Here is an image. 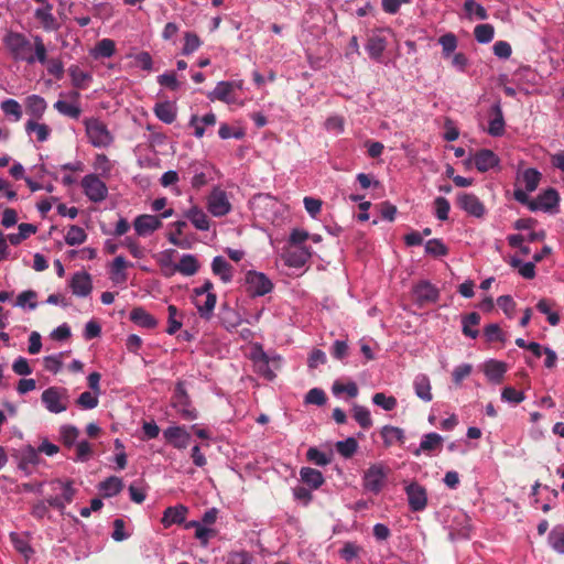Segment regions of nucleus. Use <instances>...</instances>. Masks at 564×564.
Here are the masks:
<instances>
[{
    "instance_id": "1",
    "label": "nucleus",
    "mask_w": 564,
    "mask_h": 564,
    "mask_svg": "<svg viewBox=\"0 0 564 564\" xmlns=\"http://www.w3.org/2000/svg\"><path fill=\"white\" fill-rule=\"evenodd\" d=\"M3 44L11 57L17 62H24L29 65L47 62V50L40 35L33 36V44L29 37L21 32L8 31L3 36Z\"/></svg>"
},
{
    "instance_id": "2",
    "label": "nucleus",
    "mask_w": 564,
    "mask_h": 564,
    "mask_svg": "<svg viewBox=\"0 0 564 564\" xmlns=\"http://www.w3.org/2000/svg\"><path fill=\"white\" fill-rule=\"evenodd\" d=\"M250 360L253 364L254 371L269 381L275 379V370L281 368L282 364L281 355L275 351H265L259 343L253 344Z\"/></svg>"
},
{
    "instance_id": "3",
    "label": "nucleus",
    "mask_w": 564,
    "mask_h": 564,
    "mask_svg": "<svg viewBox=\"0 0 564 564\" xmlns=\"http://www.w3.org/2000/svg\"><path fill=\"white\" fill-rule=\"evenodd\" d=\"M86 135L94 148L106 149L113 143V135L108 127L98 118L90 117L84 120Z\"/></svg>"
},
{
    "instance_id": "4",
    "label": "nucleus",
    "mask_w": 564,
    "mask_h": 564,
    "mask_svg": "<svg viewBox=\"0 0 564 564\" xmlns=\"http://www.w3.org/2000/svg\"><path fill=\"white\" fill-rule=\"evenodd\" d=\"M51 486L56 495L50 496L47 498V503L63 513L66 506L73 501L76 494V490L73 487V481L56 479L51 482Z\"/></svg>"
},
{
    "instance_id": "5",
    "label": "nucleus",
    "mask_w": 564,
    "mask_h": 564,
    "mask_svg": "<svg viewBox=\"0 0 564 564\" xmlns=\"http://www.w3.org/2000/svg\"><path fill=\"white\" fill-rule=\"evenodd\" d=\"M171 406L181 415L183 420L193 421L198 417L197 410L192 405L189 395L186 392L184 382L178 381L175 386Z\"/></svg>"
},
{
    "instance_id": "6",
    "label": "nucleus",
    "mask_w": 564,
    "mask_h": 564,
    "mask_svg": "<svg viewBox=\"0 0 564 564\" xmlns=\"http://www.w3.org/2000/svg\"><path fill=\"white\" fill-rule=\"evenodd\" d=\"M247 293L252 297L264 296L272 292L273 283L263 272L249 270L245 274Z\"/></svg>"
},
{
    "instance_id": "7",
    "label": "nucleus",
    "mask_w": 564,
    "mask_h": 564,
    "mask_svg": "<svg viewBox=\"0 0 564 564\" xmlns=\"http://www.w3.org/2000/svg\"><path fill=\"white\" fill-rule=\"evenodd\" d=\"M41 401L48 412L62 413L68 406L67 390L59 387H50L42 392Z\"/></svg>"
},
{
    "instance_id": "8",
    "label": "nucleus",
    "mask_w": 564,
    "mask_h": 564,
    "mask_svg": "<svg viewBox=\"0 0 564 564\" xmlns=\"http://www.w3.org/2000/svg\"><path fill=\"white\" fill-rule=\"evenodd\" d=\"M80 185L86 197L93 203H101L108 196L106 183L94 173L85 175Z\"/></svg>"
},
{
    "instance_id": "9",
    "label": "nucleus",
    "mask_w": 564,
    "mask_h": 564,
    "mask_svg": "<svg viewBox=\"0 0 564 564\" xmlns=\"http://www.w3.org/2000/svg\"><path fill=\"white\" fill-rule=\"evenodd\" d=\"M531 212L542 210L551 215H555L560 210V194L553 188L549 187L538 195V197L529 203Z\"/></svg>"
},
{
    "instance_id": "10",
    "label": "nucleus",
    "mask_w": 564,
    "mask_h": 564,
    "mask_svg": "<svg viewBox=\"0 0 564 564\" xmlns=\"http://www.w3.org/2000/svg\"><path fill=\"white\" fill-rule=\"evenodd\" d=\"M387 482V471L382 464L371 465L364 474L362 487L366 491L378 495Z\"/></svg>"
},
{
    "instance_id": "11",
    "label": "nucleus",
    "mask_w": 564,
    "mask_h": 564,
    "mask_svg": "<svg viewBox=\"0 0 564 564\" xmlns=\"http://www.w3.org/2000/svg\"><path fill=\"white\" fill-rule=\"evenodd\" d=\"M242 89L241 80H221L218 82L216 87L207 93V98L210 101H223L231 105L236 101V90Z\"/></svg>"
},
{
    "instance_id": "12",
    "label": "nucleus",
    "mask_w": 564,
    "mask_h": 564,
    "mask_svg": "<svg viewBox=\"0 0 564 564\" xmlns=\"http://www.w3.org/2000/svg\"><path fill=\"white\" fill-rule=\"evenodd\" d=\"M207 209L214 217H224L231 212V204L227 193L215 187L207 197Z\"/></svg>"
},
{
    "instance_id": "13",
    "label": "nucleus",
    "mask_w": 564,
    "mask_h": 564,
    "mask_svg": "<svg viewBox=\"0 0 564 564\" xmlns=\"http://www.w3.org/2000/svg\"><path fill=\"white\" fill-rule=\"evenodd\" d=\"M409 509L412 512L423 511L427 506L426 489L416 481H412L404 488Z\"/></svg>"
},
{
    "instance_id": "14",
    "label": "nucleus",
    "mask_w": 564,
    "mask_h": 564,
    "mask_svg": "<svg viewBox=\"0 0 564 564\" xmlns=\"http://www.w3.org/2000/svg\"><path fill=\"white\" fill-rule=\"evenodd\" d=\"M163 437L176 449H185L191 442V434L183 425H170L163 431Z\"/></svg>"
},
{
    "instance_id": "15",
    "label": "nucleus",
    "mask_w": 564,
    "mask_h": 564,
    "mask_svg": "<svg viewBox=\"0 0 564 564\" xmlns=\"http://www.w3.org/2000/svg\"><path fill=\"white\" fill-rule=\"evenodd\" d=\"M216 303V293H193V304L196 307L199 317L205 321H209L213 317Z\"/></svg>"
},
{
    "instance_id": "16",
    "label": "nucleus",
    "mask_w": 564,
    "mask_h": 564,
    "mask_svg": "<svg viewBox=\"0 0 564 564\" xmlns=\"http://www.w3.org/2000/svg\"><path fill=\"white\" fill-rule=\"evenodd\" d=\"M458 207L470 216L480 218L485 215V206L480 199L470 193H460L457 195Z\"/></svg>"
},
{
    "instance_id": "17",
    "label": "nucleus",
    "mask_w": 564,
    "mask_h": 564,
    "mask_svg": "<svg viewBox=\"0 0 564 564\" xmlns=\"http://www.w3.org/2000/svg\"><path fill=\"white\" fill-rule=\"evenodd\" d=\"M413 294L420 305L436 303L440 299V290L426 280L420 281L413 286Z\"/></svg>"
},
{
    "instance_id": "18",
    "label": "nucleus",
    "mask_w": 564,
    "mask_h": 564,
    "mask_svg": "<svg viewBox=\"0 0 564 564\" xmlns=\"http://www.w3.org/2000/svg\"><path fill=\"white\" fill-rule=\"evenodd\" d=\"M162 227V221L156 215L143 214L133 220V228L138 236L147 237Z\"/></svg>"
},
{
    "instance_id": "19",
    "label": "nucleus",
    "mask_w": 564,
    "mask_h": 564,
    "mask_svg": "<svg viewBox=\"0 0 564 564\" xmlns=\"http://www.w3.org/2000/svg\"><path fill=\"white\" fill-rule=\"evenodd\" d=\"M481 369L489 382L499 384L502 382L505 375L508 371V366L505 361L488 359L482 364Z\"/></svg>"
},
{
    "instance_id": "20",
    "label": "nucleus",
    "mask_w": 564,
    "mask_h": 564,
    "mask_svg": "<svg viewBox=\"0 0 564 564\" xmlns=\"http://www.w3.org/2000/svg\"><path fill=\"white\" fill-rule=\"evenodd\" d=\"M490 119L487 132L494 138L502 137L506 131V121L500 101L495 102L490 108Z\"/></svg>"
},
{
    "instance_id": "21",
    "label": "nucleus",
    "mask_w": 564,
    "mask_h": 564,
    "mask_svg": "<svg viewBox=\"0 0 564 564\" xmlns=\"http://www.w3.org/2000/svg\"><path fill=\"white\" fill-rule=\"evenodd\" d=\"M69 288L74 295L86 297L91 293V276L86 271L75 272L69 281Z\"/></svg>"
},
{
    "instance_id": "22",
    "label": "nucleus",
    "mask_w": 564,
    "mask_h": 564,
    "mask_svg": "<svg viewBox=\"0 0 564 564\" xmlns=\"http://www.w3.org/2000/svg\"><path fill=\"white\" fill-rule=\"evenodd\" d=\"M10 542L14 550L23 556L25 561H30L35 551L31 545L30 534L28 532H10Z\"/></svg>"
},
{
    "instance_id": "23",
    "label": "nucleus",
    "mask_w": 564,
    "mask_h": 564,
    "mask_svg": "<svg viewBox=\"0 0 564 564\" xmlns=\"http://www.w3.org/2000/svg\"><path fill=\"white\" fill-rule=\"evenodd\" d=\"M218 318L221 326L228 332L236 329L243 322L240 314L227 302L221 303Z\"/></svg>"
},
{
    "instance_id": "24",
    "label": "nucleus",
    "mask_w": 564,
    "mask_h": 564,
    "mask_svg": "<svg viewBox=\"0 0 564 564\" xmlns=\"http://www.w3.org/2000/svg\"><path fill=\"white\" fill-rule=\"evenodd\" d=\"M53 6L50 2H45V6L35 9L34 18L41 23L42 28L46 32L57 31L59 23L52 13Z\"/></svg>"
},
{
    "instance_id": "25",
    "label": "nucleus",
    "mask_w": 564,
    "mask_h": 564,
    "mask_svg": "<svg viewBox=\"0 0 564 564\" xmlns=\"http://www.w3.org/2000/svg\"><path fill=\"white\" fill-rule=\"evenodd\" d=\"M188 508L184 505H176L167 507L163 511L161 523L164 528H170L173 524H183L186 520Z\"/></svg>"
},
{
    "instance_id": "26",
    "label": "nucleus",
    "mask_w": 564,
    "mask_h": 564,
    "mask_svg": "<svg viewBox=\"0 0 564 564\" xmlns=\"http://www.w3.org/2000/svg\"><path fill=\"white\" fill-rule=\"evenodd\" d=\"M500 163L499 156L489 149H481L477 151L474 155V164L476 169L485 173L496 166H498Z\"/></svg>"
},
{
    "instance_id": "27",
    "label": "nucleus",
    "mask_w": 564,
    "mask_h": 564,
    "mask_svg": "<svg viewBox=\"0 0 564 564\" xmlns=\"http://www.w3.org/2000/svg\"><path fill=\"white\" fill-rule=\"evenodd\" d=\"M39 463L40 455L33 446L28 445L20 451L19 469H21L26 476L32 474L33 468L39 465Z\"/></svg>"
},
{
    "instance_id": "28",
    "label": "nucleus",
    "mask_w": 564,
    "mask_h": 564,
    "mask_svg": "<svg viewBox=\"0 0 564 564\" xmlns=\"http://www.w3.org/2000/svg\"><path fill=\"white\" fill-rule=\"evenodd\" d=\"M386 47L387 39L379 33L371 34L365 46L369 57L376 62H381Z\"/></svg>"
},
{
    "instance_id": "29",
    "label": "nucleus",
    "mask_w": 564,
    "mask_h": 564,
    "mask_svg": "<svg viewBox=\"0 0 564 564\" xmlns=\"http://www.w3.org/2000/svg\"><path fill=\"white\" fill-rule=\"evenodd\" d=\"M442 444L443 437L435 432H430L422 436L419 447L412 453L415 456H420L422 453L430 454L431 452L440 448Z\"/></svg>"
},
{
    "instance_id": "30",
    "label": "nucleus",
    "mask_w": 564,
    "mask_h": 564,
    "mask_svg": "<svg viewBox=\"0 0 564 564\" xmlns=\"http://www.w3.org/2000/svg\"><path fill=\"white\" fill-rule=\"evenodd\" d=\"M155 117L163 123L171 124L177 116V107L172 101L156 102L153 107Z\"/></svg>"
},
{
    "instance_id": "31",
    "label": "nucleus",
    "mask_w": 564,
    "mask_h": 564,
    "mask_svg": "<svg viewBox=\"0 0 564 564\" xmlns=\"http://www.w3.org/2000/svg\"><path fill=\"white\" fill-rule=\"evenodd\" d=\"M212 271L215 275L219 276L224 283L232 281L234 268L223 256H216L213 259Z\"/></svg>"
},
{
    "instance_id": "32",
    "label": "nucleus",
    "mask_w": 564,
    "mask_h": 564,
    "mask_svg": "<svg viewBox=\"0 0 564 564\" xmlns=\"http://www.w3.org/2000/svg\"><path fill=\"white\" fill-rule=\"evenodd\" d=\"M184 216L191 224L200 231H207L210 228V223L206 213L198 206L188 208Z\"/></svg>"
},
{
    "instance_id": "33",
    "label": "nucleus",
    "mask_w": 564,
    "mask_h": 564,
    "mask_svg": "<svg viewBox=\"0 0 564 564\" xmlns=\"http://www.w3.org/2000/svg\"><path fill=\"white\" fill-rule=\"evenodd\" d=\"M25 108L30 120H40L46 111L47 104L40 95H30L25 99Z\"/></svg>"
},
{
    "instance_id": "34",
    "label": "nucleus",
    "mask_w": 564,
    "mask_h": 564,
    "mask_svg": "<svg viewBox=\"0 0 564 564\" xmlns=\"http://www.w3.org/2000/svg\"><path fill=\"white\" fill-rule=\"evenodd\" d=\"M128 265H129V263L122 256H117L112 260V262L110 264V269H109V275H110V280L115 284H122L128 280V274L126 271Z\"/></svg>"
},
{
    "instance_id": "35",
    "label": "nucleus",
    "mask_w": 564,
    "mask_h": 564,
    "mask_svg": "<svg viewBox=\"0 0 564 564\" xmlns=\"http://www.w3.org/2000/svg\"><path fill=\"white\" fill-rule=\"evenodd\" d=\"M413 389L415 395L424 402H430L433 399L432 387L430 378L424 373H419L413 380Z\"/></svg>"
},
{
    "instance_id": "36",
    "label": "nucleus",
    "mask_w": 564,
    "mask_h": 564,
    "mask_svg": "<svg viewBox=\"0 0 564 564\" xmlns=\"http://www.w3.org/2000/svg\"><path fill=\"white\" fill-rule=\"evenodd\" d=\"M130 319L138 326L153 329L158 326V319L143 307H134L130 312Z\"/></svg>"
},
{
    "instance_id": "37",
    "label": "nucleus",
    "mask_w": 564,
    "mask_h": 564,
    "mask_svg": "<svg viewBox=\"0 0 564 564\" xmlns=\"http://www.w3.org/2000/svg\"><path fill=\"white\" fill-rule=\"evenodd\" d=\"M312 253L308 247H301L297 250L290 251L285 257V264L290 268L301 269L310 260Z\"/></svg>"
},
{
    "instance_id": "38",
    "label": "nucleus",
    "mask_w": 564,
    "mask_h": 564,
    "mask_svg": "<svg viewBox=\"0 0 564 564\" xmlns=\"http://www.w3.org/2000/svg\"><path fill=\"white\" fill-rule=\"evenodd\" d=\"M68 75L70 77L72 85L77 89H86L93 80L91 74L83 70L78 65H70L68 67Z\"/></svg>"
},
{
    "instance_id": "39",
    "label": "nucleus",
    "mask_w": 564,
    "mask_h": 564,
    "mask_svg": "<svg viewBox=\"0 0 564 564\" xmlns=\"http://www.w3.org/2000/svg\"><path fill=\"white\" fill-rule=\"evenodd\" d=\"M300 477L311 489H318L325 481L323 474L311 467H302L300 469Z\"/></svg>"
},
{
    "instance_id": "40",
    "label": "nucleus",
    "mask_w": 564,
    "mask_h": 564,
    "mask_svg": "<svg viewBox=\"0 0 564 564\" xmlns=\"http://www.w3.org/2000/svg\"><path fill=\"white\" fill-rule=\"evenodd\" d=\"M480 323V315L477 312H471L462 317V332L466 337L476 339L479 330L475 328Z\"/></svg>"
},
{
    "instance_id": "41",
    "label": "nucleus",
    "mask_w": 564,
    "mask_h": 564,
    "mask_svg": "<svg viewBox=\"0 0 564 564\" xmlns=\"http://www.w3.org/2000/svg\"><path fill=\"white\" fill-rule=\"evenodd\" d=\"M184 314L178 308L170 304L167 306V327L165 332L169 335L176 334L183 326Z\"/></svg>"
},
{
    "instance_id": "42",
    "label": "nucleus",
    "mask_w": 564,
    "mask_h": 564,
    "mask_svg": "<svg viewBox=\"0 0 564 564\" xmlns=\"http://www.w3.org/2000/svg\"><path fill=\"white\" fill-rule=\"evenodd\" d=\"M123 488V481L117 476H110L99 484V491L106 498L117 496Z\"/></svg>"
},
{
    "instance_id": "43",
    "label": "nucleus",
    "mask_w": 564,
    "mask_h": 564,
    "mask_svg": "<svg viewBox=\"0 0 564 564\" xmlns=\"http://www.w3.org/2000/svg\"><path fill=\"white\" fill-rule=\"evenodd\" d=\"M199 269L198 261L194 254H183L175 270L185 276L194 275Z\"/></svg>"
},
{
    "instance_id": "44",
    "label": "nucleus",
    "mask_w": 564,
    "mask_h": 564,
    "mask_svg": "<svg viewBox=\"0 0 564 564\" xmlns=\"http://www.w3.org/2000/svg\"><path fill=\"white\" fill-rule=\"evenodd\" d=\"M381 436L386 446L394 443L403 444L405 440L404 431L398 426L384 425L381 430Z\"/></svg>"
},
{
    "instance_id": "45",
    "label": "nucleus",
    "mask_w": 564,
    "mask_h": 564,
    "mask_svg": "<svg viewBox=\"0 0 564 564\" xmlns=\"http://www.w3.org/2000/svg\"><path fill=\"white\" fill-rule=\"evenodd\" d=\"M116 52V43L111 39H102L97 42L95 47L90 51L94 58H109Z\"/></svg>"
},
{
    "instance_id": "46",
    "label": "nucleus",
    "mask_w": 564,
    "mask_h": 564,
    "mask_svg": "<svg viewBox=\"0 0 564 564\" xmlns=\"http://www.w3.org/2000/svg\"><path fill=\"white\" fill-rule=\"evenodd\" d=\"M25 132L28 135L35 133L39 142H45L51 135V128L45 123H39L37 120H28L25 122Z\"/></svg>"
},
{
    "instance_id": "47",
    "label": "nucleus",
    "mask_w": 564,
    "mask_h": 564,
    "mask_svg": "<svg viewBox=\"0 0 564 564\" xmlns=\"http://www.w3.org/2000/svg\"><path fill=\"white\" fill-rule=\"evenodd\" d=\"M0 109L6 117L17 122L22 118L23 111L21 105L12 98H8L0 104Z\"/></svg>"
},
{
    "instance_id": "48",
    "label": "nucleus",
    "mask_w": 564,
    "mask_h": 564,
    "mask_svg": "<svg viewBox=\"0 0 564 564\" xmlns=\"http://www.w3.org/2000/svg\"><path fill=\"white\" fill-rule=\"evenodd\" d=\"M550 546L558 554H564V525H555L549 533Z\"/></svg>"
},
{
    "instance_id": "49",
    "label": "nucleus",
    "mask_w": 564,
    "mask_h": 564,
    "mask_svg": "<svg viewBox=\"0 0 564 564\" xmlns=\"http://www.w3.org/2000/svg\"><path fill=\"white\" fill-rule=\"evenodd\" d=\"M79 430L70 424H64L59 427V438L67 448L74 447L78 442Z\"/></svg>"
},
{
    "instance_id": "50",
    "label": "nucleus",
    "mask_w": 564,
    "mask_h": 564,
    "mask_svg": "<svg viewBox=\"0 0 564 564\" xmlns=\"http://www.w3.org/2000/svg\"><path fill=\"white\" fill-rule=\"evenodd\" d=\"M520 178L523 182L527 192L531 193L538 188L541 180V173L534 167H529L522 172Z\"/></svg>"
},
{
    "instance_id": "51",
    "label": "nucleus",
    "mask_w": 564,
    "mask_h": 564,
    "mask_svg": "<svg viewBox=\"0 0 564 564\" xmlns=\"http://www.w3.org/2000/svg\"><path fill=\"white\" fill-rule=\"evenodd\" d=\"M87 239V234L86 231L77 226V225H72L68 227L67 229V232L65 235V242L66 245L68 246H78V245H82L86 241Z\"/></svg>"
},
{
    "instance_id": "52",
    "label": "nucleus",
    "mask_w": 564,
    "mask_h": 564,
    "mask_svg": "<svg viewBox=\"0 0 564 564\" xmlns=\"http://www.w3.org/2000/svg\"><path fill=\"white\" fill-rule=\"evenodd\" d=\"M438 43L442 46L443 57L448 58L456 51L457 45H458V40L454 33L448 32L438 39Z\"/></svg>"
},
{
    "instance_id": "53",
    "label": "nucleus",
    "mask_w": 564,
    "mask_h": 564,
    "mask_svg": "<svg viewBox=\"0 0 564 564\" xmlns=\"http://www.w3.org/2000/svg\"><path fill=\"white\" fill-rule=\"evenodd\" d=\"M54 108L61 115L66 116L72 119H78L82 113V109L78 104L67 102L65 100H57L54 104Z\"/></svg>"
},
{
    "instance_id": "54",
    "label": "nucleus",
    "mask_w": 564,
    "mask_h": 564,
    "mask_svg": "<svg viewBox=\"0 0 564 564\" xmlns=\"http://www.w3.org/2000/svg\"><path fill=\"white\" fill-rule=\"evenodd\" d=\"M474 35L478 43L487 44L494 40L495 29L489 23L478 24L474 29Z\"/></svg>"
},
{
    "instance_id": "55",
    "label": "nucleus",
    "mask_w": 564,
    "mask_h": 564,
    "mask_svg": "<svg viewBox=\"0 0 564 564\" xmlns=\"http://www.w3.org/2000/svg\"><path fill=\"white\" fill-rule=\"evenodd\" d=\"M352 413H354V419L362 429L368 430L372 426L371 414H370V411L366 406L355 404L352 406Z\"/></svg>"
},
{
    "instance_id": "56",
    "label": "nucleus",
    "mask_w": 564,
    "mask_h": 564,
    "mask_svg": "<svg viewBox=\"0 0 564 564\" xmlns=\"http://www.w3.org/2000/svg\"><path fill=\"white\" fill-rule=\"evenodd\" d=\"M202 46L199 36L194 32H185L182 55L189 56Z\"/></svg>"
},
{
    "instance_id": "57",
    "label": "nucleus",
    "mask_w": 564,
    "mask_h": 564,
    "mask_svg": "<svg viewBox=\"0 0 564 564\" xmlns=\"http://www.w3.org/2000/svg\"><path fill=\"white\" fill-rule=\"evenodd\" d=\"M464 11L468 19L476 17L479 20H486L488 18L486 9L475 0H465Z\"/></svg>"
},
{
    "instance_id": "58",
    "label": "nucleus",
    "mask_w": 564,
    "mask_h": 564,
    "mask_svg": "<svg viewBox=\"0 0 564 564\" xmlns=\"http://www.w3.org/2000/svg\"><path fill=\"white\" fill-rule=\"evenodd\" d=\"M425 252L434 258H441L447 256L448 248L441 239L433 238L426 241Z\"/></svg>"
},
{
    "instance_id": "59",
    "label": "nucleus",
    "mask_w": 564,
    "mask_h": 564,
    "mask_svg": "<svg viewBox=\"0 0 564 564\" xmlns=\"http://www.w3.org/2000/svg\"><path fill=\"white\" fill-rule=\"evenodd\" d=\"M111 539L116 542H122L128 540L132 535V530L126 529V522L121 518H117L112 522Z\"/></svg>"
},
{
    "instance_id": "60",
    "label": "nucleus",
    "mask_w": 564,
    "mask_h": 564,
    "mask_svg": "<svg viewBox=\"0 0 564 564\" xmlns=\"http://www.w3.org/2000/svg\"><path fill=\"white\" fill-rule=\"evenodd\" d=\"M371 401L375 405L384 411H392L397 408L398 401L393 395H387L383 392H377L372 395Z\"/></svg>"
},
{
    "instance_id": "61",
    "label": "nucleus",
    "mask_w": 564,
    "mask_h": 564,
    "mask_svg": "<svg viewBox=\"0 0 564 564\" xmlns=\"http://www.w3.org/2000/svg\"><path fill=\"white\" fill-rule=\"evenodd\" d=\"M306 457L317 466H326L332 462V454L323 452L317 447H310L306 452Z\"/></svg>"
},
{
    "instance_id": "62",
    "label": "nucleus",
    "mask_w": 564,
    "mask_h": 564,
    "mask_svg": "<svg viewBox=\"0 0 564 564\" xmlns=\"http://www.w3.org/2000/svg\"><path fill=\"white\" fill-rule=\"evenodd\" d=\"M358 448V442L354 437H347L336 443L337 452L345 458H350Z\"/></svg>"
},
{
    "instance_id": "63",
    "label": "nucleus",
    "mask_w": 564,
    "mask_h": 564,
    "mask_svg": "<svg viewBox=\"0 0 564 564\" xmlns=\"http://www.w3.org/2000/svg\"><path fill=\"white\" fill-rule=\"evenodd\" d=\"M93 165L101 177H108L112 170L110 160L104 153L96 154Z\"/></svg>"
},
{
    "instance_id": "64",
    "label": "nucleus",
    "mask_w": 564,
    "mask_h": 564,
    "mask_svg": "<svg viewBox=\"0 0 564 564\" xmlns=\"http://www.w3.org/2000/svg\"><path fill=\"white\" fill-rule=\"evenodd\" d=\"M226 564H253V556L245 550L228 553Z\"/></svg>"
}]
</instances>
